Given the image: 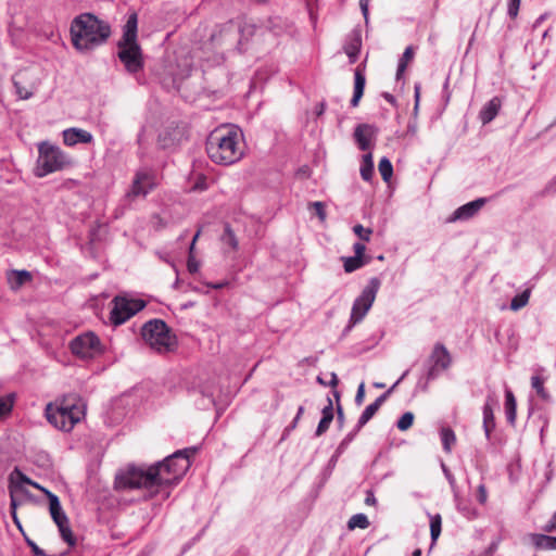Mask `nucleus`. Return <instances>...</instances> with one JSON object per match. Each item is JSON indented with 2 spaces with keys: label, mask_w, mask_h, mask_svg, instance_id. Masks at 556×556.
<instances>
[{
  "label": "nucleus",
  "mask_w": 556,
  "mask_h": 556,
  "mask_svg": "<svg viewBox=\"0 0 556 556\" xmlns=\"http://www.w3.org/2000/svg\"><path fill=\"white\" fill-rule=\"evenodd\" d=\"M441 441L443 445V450L446 453L452 451V446L456 442V435L451 428H442L441 430Z\"/></svg>",
  "instance_id": "33"
},
{
  "label": "nucleus",
  "mask_w": 556,
  "mask_h": 556,
  "mask_svg": "<svg viewBox=\"0 0 556 556\" xmlns=\"http://www.w3.org/2000/svg\"><path fill=\"white\" fill-rule=\"evenodd\" d=\"M478 501L481 504H484L486 501V489H485L484 484H480L478 486Z\"/></svg>",
  "instance_id": "58"
},
{
  "label": "nucleus",
  "mask_w": 556,
  "mask_h": 556,
  "mask_svg": "<svg viewBox=\"0 0 556 556\" xmlns=\"http://www.w3.org/2000/svg\"><path fill=\"white\" fill-rule=\"evenodd\" d=\"M361 47H362L361 34H359V31L354 30L349 36V38L343 47V50L346 53V55L349 56V61L351 64L356 62L359 51H361Z\"/></svg>",
  "instance_id": "20"
},
{
  "label": "nucleus",
  "mask_w": 556,
  "mask_h": 556,
  "mask_svg": "<svg viewBox=\"0 0 556 556\" xmlns=\"http://www.w3.org/2000/svg\"><path fill=\"white\" fill-rule=\"evenodd\" d=\"M414 56V50L413 47H407L399 62H404L405 66L407 65V62H409Z\"/></svg>",
  "instance_id": "54"
},
{
  "label": "nucleus",
  "mask_w": 556,
  "mask_h": 556,
  "mask_svg": "<svg viewBox=\"0 0 556 556\" xmlns=\"http://www.w3.org/2000/svg\"><path fill=\"white\" fill-rule=\"evenodd\" d=\"M333 418L321 416V419L317 426V429L315 431L316 437L323 435L330 427V424L332 422Z\"/></svg>",
  "instance_id": "42"
},
{
  "label": "nucleus",
  "mask_w": 556,
  "mask_h": 556,
  "mask_svg": "<svg viewBox=\"0 0 556 556\" xmlns=\"http://www.w3.org/2000/svg\"><path fill=\"white\" fill-rule=\"evenodd\" d=\"M182 132L178 128H165L159 135V146L162 149H172L179 144Z\"/></svg>",
  "instance_id": "19"
},
{
  "label": "nucleus",
  "mask_w": 556,
  "mask_h": 556,
  "mask_svg": "<svg viewBox=\"0 0 556 556\" xmlns=\"http://www.w3.org/2000/svg\"><path fill=\"white\" fill-rule=\"evenodd\" d=\"M531 387L536 391V394L543 401H549L551 396L544 388V379L543 378H541L540 376H532Z\"/></svg>",
  "instance_id": "34"
},
{
  "label": "nucleus",
  "mask_w": 556,
  "mask_h": 556,
  "mask_svg": "<svg viewBox=\"0 0 556 556\" xmlns=\"http://www.w3.org/2000/svg\"><path fill=\"white\" fill-rule=\"evenodd\" d=\"M242 132L237 127L218 128L206 139V152L212 162L231 165L243 156Z\"/></svg>",
  "instance_id": "2"
},
{
  "label": "nucleus",
  "mask_w": 556,
  "mask_h": 556,
  "mask_svg": "<svg viewBox=\"0 0 556 556\" xmlns=\"http://www.w3.org/2000/svg\"><path fill=\"white\" fill-rule=\"evenodd\" d=\"M353 250H354V253H355L356 256L365 258L364 257V253L366 251L365 244H363L361 242H355L354 245H353Z\"/></svg>",
  "instance_id": "55"
},
{
  "label": "nucleus",
  "mask_w": 556,
  "mask_h": 556,
  "mask_svg": "<svg viewBox=\"0 0 556 556\" xmlns=\"http://www.w3.org/2000/svg\"><path fill=\"white\" fill-rule=\"evenodd\" d=\"M529 539L536 549L556 551V536L543 533H530Z\"/></svg>",
  "instance_id": "22"
},
{
  "label": "nucleus",
  "mask_w": 556,
  "mask_h": 556,
  "mask_svg": "<svg viewBox=\"0 0 556 556\" xmlns=\"http://www.w3.org/2000/svg\"><path fill=\"white\" fill-rule=\"evenodd\" d=\"M70 31L73 47L79 52H88L109 39L111 26L91 13H83L72 21Z\"/></svg>",
  "instance_id": "1"
},
{
  "label": "nucleus",
  "mask_w": 556,
  "mask_h": 556,
  "mask_svg": "<svg viewBox=\"0 0 556 556\" xmlns=\"http://www.w3.org/2000/svg\"><path fill=\"white\" fill-rule=\"evenodd\" d=\"M365 84L366 77L364 74V68L358 65L354 72V92L351 99V105L353 108H356L359 104V101L364 94Z\"/></svg>",
  "instance_id": "21"
},
{
  "label": "nucleus",
  "mask_w": 556,
  "mask_h": 556,
  "mask_svg": "<svg viewBox=\"0 0 556 556\" xmlns=\"http://www.w3.org/2000/svg\"><path fill=\"white\" fill-rule=\"evenodd\" d=\"M364 396H365V383L362 382L358 386L357 392H356V395H355V403H356V405H362L363 404Z\"/></svg>",
  "instance_id": "49"
},
{
  "label": "nucleus",
  "mask_w": 556,
  "mask_h": 556,
  "mask_svg": "<svg viewBox=\"0 0 556 556\" xmlns=\"http://www.w3.org/2000/svg\"><path fill=\"white\" fill-rule=\"evenodd\" d=\"M502 108V100L498 97L488 101L479 112V119L483 125L491 123L498 114Z\"/></svg>",
  "instance_id": "18"
},
{
  "label": "nucleus",
  "mask_w": 556,
  "mask_h": 556,
  "mask_svg": "<svg viewBox=\"0 0 556 556\" xmlns=\"http://www.w3.org/2000/svg\"><path fill=\"white\" fill-rule=\"evenodd\" d=\"M415 111H417L418 109V105H419V99H420V86L419 85H415Z\"/></svg>",
  "instance_id": "63"
},
{
  "label": "nucleus",
  "mask_w": 556,
  "mask_h": 556,
  "mask_svg": "<svg viewBox=\"0 0 556 556\" xmlns=\"http://www.w3.org/2000/svg\"><path fill=\"white\" fill-rule=\"evenodd\" d=\"M353 232L363 241H369L372 235L371 228H365L363 225L357 224L353 227Z\"/></svg>",
  "instance_id": "39"
},
{
  "label": "nucleus",
  "mask_w": 556,
  "mask_h": 556,
  "mask_svg": "<svg viewBox=\"0 0 556 556\" xmlns=\"http://www.w3.org/2000/svg\"><path fill=\"white\" fill-rule=\"evenodd\" d=\"M495 428V418L493 407L490 401H486L483 405V429L488 440L491 439V433Z\"/></svg>",
  "instance_id": "25"
},
{
  "label": "nucleus",
  "mask_w": 556,
  "mask_h": 556,
  "mask_svg": "<svg viewBox=\"0 0 556 556\" xmlns=\"http://www.w3.org/2000/svg\"><path fill=\"white\" fill-rule=\"evenodd\" d=\"M505 415L508 424L515 426L517 417V403L510 389L505 390Z\"/></svg>",
  "instance_id": "24"
},
{
  "label": "nucleus",
  "mask_w": 556,
  "mask_h": 556,
  "mask_svg": "<svg viewBox=\"0 0 556 556\" xmlns=\"http://www.w3.org/2000/svg\"><path fill=\"white\" fill-rule=\"evenodd\" d=\"M14 395L8 394L7 396L0 397V418L9 415L13 408Z\"/></svg>",
  "instance_id": "36"
},
{
  "label": "nucleus",
  "mask_w": 556,
  "mask_h": 556,
  "mask_svg": "<svg viewBox=\"0 0 556 556\" xmlns=\"http://www.w3.org/2000/svg\"><path fill=\"white\" fill-rule=\"evenodd\" d=\"M14 85H15V87H16V89H17V93H18V96H20V98H21V99H28V98L31 96V93H30V92H28V91H25V92L23 93V91H22V90L20 89V87H18L17 81H14Z\"/></svg>",
  "instance_id": "64"
},
{
  "label": "nucleus",
  "mask_w": 556,
  "mask_h": 556,
  "mask_svg": "<svg viewBox=\"0 0 556 556\" xmlns=\"http://www.w3.org/2000/svg\"><path fill=\"white\" fill-rule=\"evenodd\" d=\"M485 203V198H479L471 202H468L456 208L453 212V214L447 218V222L455 223L457 220H468L476 216L478 212L484 206Z\"/></svg>",
  "instance_id": "15"
},
{
  "label": "nucleus",
  "mask_w": 556,
  "mask_h": 556,
  "mask_svg": "<svg viewBox=\"0 0 556 556\" xmlns=\"http://www.w3.org/2000/svg\"><path fill=\"white\" fill-rule=\"evenodd\" d=\"M42 492L47 495L49 500V510L51 517H58V515H61L63 513V509L59 497L47 489H42Z\"/></svg>",
  "instance_id": "31"
},
{
  "label": "nucleus",
  "mask_w": 556,
  "mask_h": 556,
  "mask_svg": "<svg viewBox=\"0 0 556 556\" xmlns=\"http://www.w3.org/2000/svg\"><path fill=\"white\" fill-rule=\"evenodd\" d=\"M15 471L18 473L20 476V479L23 483H26V484H29V485H33L34 488L36 489H39L42 491V486L39 485L37 482H34L30 478H28L27 476H25L24 473H22L21 471H18L17 469H15Z\"/></svg>",
  "instance_id": "51"
},
{
  "label": "nucleus",
  "mask_w": 556,
  "mask_h": 556,
  "mask_svg": "<svg viewBox=\"0 0 556 556\" xmlns=\"http://www.w3.org/2000/svg\"><path fill=\"white\" fill-rule=\"evenodd\" d=\"M556 192V176L545 186L543 194Z\"/></svg>",
  "instance_id": "57"
},
{
  "label": "nucleus",
  "mask_w": 556,
  "mask_h": 556,
  "mask_svg": "<svg viewBox=\"0 0 556 556\" xmlns=\"http://www.w3.org/2000/svg\"><path fill=\"white\" fill-rule=\"evenodd\" d=\"M141 336L144 342L155 352L165 354L177 346V338L162 319H151L143 324Z\"/></svg>",
  "instance_id": "6"
},
{
  "label": "nucleus",
  "mask_w": 556,
  "mask_h": 556,
  "mask_svg": "<svg viewBox=\"0 0 556 556\" xmlns=\"http://www.w3.org/2000/svg\"><path fill=\"white\" fill-rule=\"evenodd\" d=\"M138 38V15L132 12L123 27V36L117 42V56L124 64L126 71L136 74L143 68L144 62L142 50L137 41Z\"/></svg>",
  "instance_id": "4"
},
{
  "label": "nucleus",
  "mask_w": 556,
  "mask_h": 556,
  "mask_svg": "<svg viewBox=\"0 0 556 556\" xmlns=\"http://www.w3.org/2000/svg\"><path fill=\"white\" fill-rule=\"evenodd\" d=\"M380 285L381 281L377 277H372L368 281L367 286L363 289L361 295L355 299L351 311L348 330L363 320V318L366 316L372 306V303L375 302Z\"/></svg>",
  "instance_id": "10"
},
{
  "label": "nucleus",
  "mask_w": 556,
  "mask_h": 556,
  "mask_svg": "<svg viewBox=\"0 0 556 556\" xmlns=\"http://www.w3.org/2000/svg\"><path fill=\"white\" fill-rule=\"evenodd\" d=\"M115 483L118 489H147L150 491V496L154 495L151 490L160 486L153 465L147 469L129 466L116 476Z\"/></svg>",
  "instance_id": "8"
},
{
  "label": "nucleus",
  "mask_w": 556,
  "mask_h": 556,
  "mask_svg": "<svg viewBox=\"0 0 556 556\" xmlns=\"http://www.w3.org/2000/svg\"><path fill=\"white\" fill-rule=\"evenodd\" d=\"M220 240L224 244L228 245L233 251H236L239 247L238 239L229 224H225Z\"/></svg>",
  "instance_id": "30"
},
{
  "label": "nucleus",
  "mask_w": 556,
  "mask_h": 556,
  "mask_svg": "<svg viewBox=\"0 0 556 556\" xmlns=\"http://www.w3.org/2000/svg\"><path fill=\"white\" fill-rule=\"evenodd\" d=\"M156 186L155 175L149 169L136 172L130 189L126 193L129 199L147 197Z\"/></svg>",
  "instance_id": "13"
},
{
  "label": "nucleus",
  "mask_w": 556,
  "mask_h": 556,
  "mask_svg": "<svg viewBox=\"0 0 556 556\" xmlns=\"http://www.w3.org/2000/svg\"><path fill=\"white\" fill-rule=\"evenodd\" d=\"M187 268L190 274H194L200 268V262L195 258L194 255H188Z\"/></svg>",
  "instance_id": "47"
},
{
  "label": "nucleus",
  "mask_w": 556,
  "mask_h": 556,
  "mask_svg": "<svg viewBox=\"0 0 556 556\" xmlns=\"http://www.w3.org/2000/svg\"><path fill=\"white\" fill-rule=\"evenodd\" d=\"M369 520L365 514H355L348 521V529L354 530L356 528L367 529L369 527Z\"/></svg>",
  "instance_id": "32"
},
{
  "label": "nucleus",
  "mask_w": 556,
  "mask_h": 556,
  "mask_svg": "<svg viewBox=\"0 0 556 556\" xmlns=\"http://www.w3.org/2000/svg\"><path fill=\"white\" fill-rule=\"evenodd\" d=\"M52 519L58 527L64 526L70 522L64 511L61 515H58V517H52Z\"/></svg>",
  "instance_id": "56"
},
{
  "label": "nucleus",
  "mask_w": 556,
  "mask_h": 556,
  "mask_svg": "<svg viewBox=\"0 0 556 556\" xmlns=\"http://www.w3.org/2000/svg\"><path fill=\"white\" fill-rule=\"evenodd\" d=\"M369 1L370 0H359V7L366 21L368 20Z\"/></svg>",
  "instance_id": "59"
},
{
  "label": "nucleus",
  "mask_w": 556,
  "mask_h": 556,
  "mask_svg": "<svg viewBox=\"0 0 556 556\" xmlns=\"http://www.w3.org/2000/svg\"><path fill=\"white\" fill-rule=\"evenodd\" d=\"M113 304L110 320L115 326L124 324L146 306L142 300L127 299L125 296H115Z\"/></svg>",
  "instance_id": "12"
},
{
  "label": "nucleus",
  "mask_w": 556,
  "mask_h": 556,
  "mask_svg": "<svg viewBox=\"0 0 556 556\" xmlns=\"http://www.w3.org/2000/svg\"><path fill=\"white\" fill-rule=\"evenodd\" d=\"M313 207L317 214V216L324 220L326 218L325 205L323 202H314Z\"/></svg>",
  "instance_id": "50"
},
{
  "label": "nucleus",
  "mask_w": 556,
  "mask_h": 556,
  "mask_svg": "<svg viewBox=\"0 0 556 556\" xmlns=\"http://www.w3.org/2000/svg\"><path fill=\"white\" fill-rule=\"evenodd\" d=\"M333 404L330 397H327V405L323 408L321 414L323 416L331 417L333 418Z\"/></svg>",
  "instance_id": "53"
},
{
  "label": "nucleus",
  "mask_w": 556,
  "mask_h": 556,
  "mask_svg": "<svg viewBox=\"0 0 556 556\" xmlns=\"http://www.w3.org/2000/svg\"><path fill=\"white\" fill-rule=\"evenodd\" d=\"M414 422V414L410 412L404 413L396 422V427L401 431H405L412 427Z\"/></svg>",
  "instance_id": "38"
},
{
  "label": "nucleus",
  "mask_w": 556,
  "mask_h": 556,
  "mask_svg": "<svg viewBox=\"0 0 556 556\" xmlns=\"http://www.w3.org/2000/svg\"><path fill=\"white\" fill-rule=\"evenodd\" d=\"M452 363L453 358L446 346L441 342H437L427 361L428 368L426 371V380L425 382L419 381L417 387L422 392H426L429 382L435 380L442 371L447 370L452 366Z\"/></svg>",
  "instance_id": "9"
},
{
  "label": "nucleus",
  "mask_w": 556,
  "mask_h": 556,
  "mask_svg": "<svg viewBox=\"0 0 556 556\" xmlns=\"http://www.w3.org/2000/svg\"><path fill=\"white\" fill-rule=\"evenodd\" d=\"M442 470H443V472H444V475H445L446 479L448 480V482H450L451 484H454V482H455V478H454V476L451 473V471L448 470V468L445 466V464H442Z\"/></svg>",
  "instance_id": "62"
},
{
  "label": "nucleus",
  "mask_w": 556,
  "mask_h": 556,
  "mask_svg": "<svg viewBox=\"0 0 556 556\" xmlns=\"http://www.w3.org/2000/svg\"><path fill=\"white\" fill-rule=\"evenodd\" d=\"M25 542L31 548V552L35 556H47L45 551L41 549L33 540H30L26 534H24Z\"/></svg>",
  "instance_id": "46"
},
{
  "label": "nucleus",
  "mask_w": 556,
  "mask_h": 556,
  "mask_svg": "<svg viewBox=\"0 0 556 556\" xmlns=\"http://www.w3.org/2000/svg\"><path fill=\"white\" fill-rule=\"evenodd\" d=\"M361 176L365 181H370L374 176V161L370 152L363 155Z\"/></svg>",
  "instance_id": "27"
},
{
  "label": "nucleus",
  "mask_w": 556,
  "mask_h": 556,
  "mask_svg": "<svg viewBox=\"0 0 556 556\" xmlns=\"http://www.w3.org/2000/svg\"><path fill=\"white\" fill-rule=\"evenodd\" d=\"M376 135V128L369 124H359L354 130V138L359 150L367 151L370 149V140Z\"/></svg>",
  "instance_id": "16"
},
{
  "label": "nucleus",
  "mask_w": 556,
  "mask_h": 556,
  "mask_svg": "<svg viewBox=\"0 0 556 556\" xmlns=\"http://www.w3.org/2000/svg\"><path fill=\"white\" fill-rule=\"evenodd\" d=\"M542 530L546 533L556 531V511L553 514L552 518L542 527Z\"/></svg>",
  "instance_id": "48"
},
{
  "label": "nucleus",
  "mask_w": 556,
  "mask_h": 556,
  "mask_svg": "<svg viewBox=\"0 0 556 556\" xmlns=\"http://www.w3.org/2000/svg\"><path fill=\"white\" fill-rule=\"evenodd\" d=\"M407 374L408 370H406L387 392L378 396L374 403L369 404L364 409L357 421L356 431H359L375 416V414L378 412L383 402L388 399L390 393L399 386V383L407 376Z\"/></svg>",
  "instance_id": "14"
},
{
  "label": "nucleus",
  "mask_w": 556,
  "mask_h": 556,
  "mask_svg": "<svg viewBox=\"0 0 556 556\" xmlns=\"http://www.w3.org/2000/svg\"><path fill=\"white\" fill-rule=\"evenodd\" d=\"M71 351L74 355L88 359L102 354L103 348L99 337L93 332H85L77 336L71 342Z\"/></svg>",
  "instance_id": "11"
},
{
  "label": "nucleus",
  "mask_w": 556,
  "mask_h": 556,
  "mask_svg": "<svg viewBox=\"0 0 556 556\" xmlns=\"http://www.w3.org/2000/svg\"><path fill=\"white\" fill-rule=\"evenodd\" d=\"M86 415V403L75 394L70 393L48 403L45 416L55 429L70 432Z\"/></svg>",
  "instance_id": "3"
},
{
  "label": "nucleus",
  "mask_w": 556,
  "mask_h": 556,
  "mask_svg": "<svg viewBox=\"0 0 556 556\" xmlns=\"http://www.w3.org/2000/svg\"><path fill=\"white\" fill-rule=\"evenodd\" d=\"M520 0H508L507 14L509 17L515 18L518 15Z\"/></svg>",
  "instance_id": "44"
},
{
  "label": "nucleus",
  "mask_w": 556,
  "mask_h": 556,
  "mask_svg": "<svg viewBox=\"0 0 556 556\" xmlns=\"http://www.w3.org/2000/svg\"><path fill=\"white\" fill-rule=\"evenodd\" d=\"M190 453H193V450H179L153 465L160 486L175 484L185 476L190 467Z\"/></svg>",
  "instance_id": "5"
},
{
  "label": "nucleus",
  "mask_w": 556,
  "mask_h": 556,
  "mask_svg": "<svg viewBox=\"0 0 556 556\" xmlns=\"http://www.w3.org/2000/svg\"><path fill=\"white\" fill-rule=\"evenodd\" d=\"M10 507H11V515H12V518H13V521L15 523V526L18 528V530L21 531V533L24 535L26 534L23 530V527H22V523L21 521L18 520L17 518V515H16V508H17V502H16V498L14 497L13 493L11 492V503H10Z\"/></svg>",
  "instance_id": "41"
},
{
  "label": "nucleus",
  "mask_w": 556,
  "mask_h": 556,
  "mask_svg": "<svg viewBox=\"0 0 556 556\" xmlns=\"http://www.w3.org/2000/svg\"><path fill=\"white\" fill-rule=\"evenodd\" d=\"M430 518L431 547L435 545L442 530V517L440 514H428Z\"/></svg>",
  "instance_id": "26"
},
{
  "label": "nucleus",
  "mask_w": 556,
  "mask_h": 556,
  "mask_svg": "<svg viewBox=\"0 0 556 556\" xmlns=\"http://www.w3.org/2000/svg\"><path fill=\"white\" fill-rule=\"evenodd\" d=\"M62 135L64 143L68 147L77 143H90L93 140L91 132L81 128H68L63 130Z\"/></svg>",
  "instance_id": "17"
},
{
  "label": "nucleus",
  "mask_w": 556,
  "mask_h": 556,
  "mask_svg": "<svg viewBox=\"0 0 556 556\" xmlns=\"http://www.w3.org/2000/svg\"><path fill=\"white\" fill-rule=\"evenodd\" d=\"M61 538L70 545L75 546L76 544V538L72 532V529L70 527V522L58 527Z\"/></svg>",
  "instance_id": "37"
},
{
  "label": "nucleus",
  "mask_w": 556,
  "mask_h": 556,
  "mask_svg": "<svg viewBox=\"0 0 556 556\" xmlns=\"http://www.w3.org/2000/svg\"><path fill=\"white\" fill-rule=\"evenodd\" d=\"M15 471L18 473L20 476V479L23 483H26V484H29V485H33L34 488L36 489H39L42 491V486L39 485L37 482H34L30 478H28L27 476H25L24 473H22L21 471H18L17 469H15Z\"/></svg>",
  "instance_id": "52"
},
{
  "label": "nucleus",
  "mask_w": 556,
  "mask_h": 556,
  "mask_svg": "<svg viewBox=\"0 0 556 556\" xmlns=\"http://www.w3.org/2000/svg\"><path fill=\"white\" fill-rule=\"evenodd\" d=\"M303 413H304V407H303V406H300V407L298 408V413H296V415H295V417H294V419H293V421H292V424H291V426H290V428H291V429H294V428L296 427V425H298V422H299V420H300L301 416L303 415Z\"/></svg>",
  "instance_id": "61"
},
{
  "label": "nucleus",
  "mask_w": 556,
  "mask_h": 556,
  "mask_svg": "<svg viewBox=\"0 0 556 556\" xmlns=\"http://www.w3.org/2000/svg\"><path fill=\"white\" fill-rule=\"evenodd\" d=\"M379 173L384 181H389L393 174L392 163L388 157H382L378 164Z\"/></svg>",
  "instance_id": "35"
},
{
  "label": "nucleus",
  "mask_w": 556,
  "mask_h": 556,
  "mask_svg": "<svg viewBox=\"0 0 556 556\" xmlns=\"http://www.w3.org/2000/svg\"><path fill=\"white\" fill-rule=\"evenodd\" d=\"M365 504L375 506L377 504V498L371 490H368L365 497Z\"/></svg>",
  "instance_id": "60"
},
{
  "label": "nucleus",
  "mask_w": 556,
  "mask_h": 556,
  "mask_svg": "<svg viewBox=\"0 0 556 556\" xmlns=\"http://www.w3.org/2000/svg\"><path fill=\"white\" fill-rule=\"evenodd\" d=\"M10 507H11V515H12V518H13V521L15 523V526L18 528V530L21 531V533L24 535L26 534L23 530V527H22V523L21 521L18 520L17 518V515H16V508H17V502H16V498L14 497L13 493L11 492V503H10Z\"/></svg>",
  "instance_id": "40"
},
{
  "label": "nucleus",
  "mask_w": 556,
  "mask_h": 556,
  "mask_svg": "<svg viewBox=\"0 0 556 556\" xmlns=\"http://www.w3.org/2000/svg\"><path fill=\"white\" fill-rule=\"evenodd\" d=\"M342 261L345 273H353L356 269L363 267L367 263L365 258L358 257L356 255L342 257Z\"/></svg>",
  "instance_id": "29"
},
{
  "label": "nucleus",
  "mask_w": 556,
  "mask_h": 556,
  "mask_svg": "<svg viewBox=\"0 0 556 556\" xmlns=\"http://www.w3.org/2000/svg\"><path fill=\"white\" fill-rule=\"evenodd\" d=\"M358 431H356V428L351 431L350 433H348L344 439L340 442L338 448H337V453L341 454L344 452V450L349 446V444L354 440L355 435L357 434Z\"/></svg>",
  "instance_id": "43"
},
{
  "label": "nucleus",
  "mask_w": 556,
  "mask_h": 556,
  "mask_svg": "<svg viewBox=\"0 0 556 556\" xmlns=\"http://www.w3.org/2000/svg\"><path fill=\"white\" fill-rule=\"evenodd\" d=\"M72 164L71 159L58 147L43 141L38 144V159L35 169L37 177L62 170Z\"/></svg>",
  "instance_id": "7"
},
{
  "label": "nucleus",
  "mask_w": 556,
  "mask_h": 556,
  "mask_svg": "<svg viewBox=\"0 0 556 556\" xmlns=\"http://www.w3.org/2000/svg\"><path fill=\"white\" fill-rule=\"evenodd\" d=\"M530 295L531 288H527L520 294H517L511 299L509 308L514 312L521 309L528 304Z\"/></svg>",
  "instance_id": "28"
},
{
  "label": "nucleus",
  "mask_w": 556,
  "mask_h": 556,
  "mask_svg": "<svg viewBox=\"0 0 556 556\" xmlns=\"http://www.w3.org/2000/svg\"><path fill=\"white\" fill-rule=\"evenodd\" d=\"M7 279L12 290L20 289L24 283L31 280V274L28 270H10L7 273Z\"/></svg>",
  "instance_id": "23"
},
{
  "label": "nucleus",
  "mask_w": 556,
  "mask_h": 556,
  "mask_svg": "<svg viewBox=\"0 0 556 556\" xmlns=\"http://www.w3.org/2000/svg\"><path fill=\"white\" fill-rule=\"evenodd\" d=\"M333 396L337 401V414H338V422L340 425V427H342L343 422H344V414H343V408L340 404V393L339 391L334 390L333 391Z\"/></svg>",
  "instance_id": "45"
}]
</instances>
